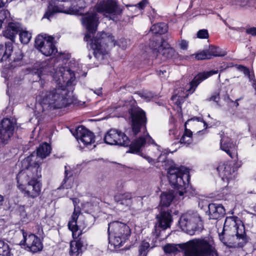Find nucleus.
Returning a JSON list of instances; mask_svg holds the SVG:
<instances>
[{"instance_id":"nucleus-12","label":"nucleus","mask_w":256,"mask_h":256,"mask_svg":"<svg viewBox=\"0 0 256 256\" xmlns=\"http://www.w3.org/2000/svg\"><path fill=\"white\" fill-rule=\"evenodd\" d=\"M52 36L38 35L35 40V46L44 55L50 56L57 52V49L53 43Z\"/></svg>"},{"instance_id":"nucleus-52","label":"nucleus","mask_w":256,"mask_h":256,"mask_svg":"<svg viewBox=\"0 0 256 256\" xmlns=\"http://www.w3.org/2000/svg\"><path fill=\"white\" fill-rule=\"evenodd\" d=\"M38 74L40 80H42V79H44L45 78V77L43 76V75L40 72Z\"/></svg>"},{"instance_id":"nucleus-10","label":"nucleus","mask_w":256,"mask_h":256,"mask_svg":"<svg viewBox=\"0 0 256 256\" xmlns=\"http://www.w3.org/2000/svg\"><path fill=\"white\" fill-rule=\"evenodd\" d=\"M179 224L182 230L192 235L198 229V226L201 224L200 218L196 212H187L182 216Z\"/></svg>"},{"instance_id":"nucleus-39","label":"nucleus","mask_w":256,"mask_h":256,"mask_svg":"<svg viewBox=\"0 0 256 256\" xmlns=\"http://www.w3.org/2000/svg\"><path fill=\"white\" fill-rule=\"evenodd\" d=\"M68 228L72 232V236L74 239H76L82 234L81 230H79L78 226H74L72 228L68 227Z\"/></svg>"},{"instance_id":"nucleus-43","label":"nucleus","mask_w":256,"mask_h":256,"mask_svg":"<svg viewBox=\"0 0 256 256\" xmlns=\"http://www.w3.org/2000/svg\"><path fill=\"white\" fill-rule=\"evenodd\" d=\"M220 100L219 93H214L210 98H208L209 102H215L217 104L219 105L218 102Z\"/></svg>"},{"instance_id":"nucleus-32","label":"nucleus","mask_w":256,"mask_h":256,"mask_svg":"<svg viewBox=\"0 0 256 256\" xmlns=\"http://www.w3.org/2000/svg\"><path fill=\"white\" fill-rule=\"evenodd\" d=\"M234 147L232 143L230 142L228 140H224V138L221 139L220 148L222 150L226 152L230 157H232L230 152V150Z\"/></svg>"},{"instance_id":"nucleus-53","label":"nucleus","mask_w":256,"mask_h":256,"mask_svg":"<svg viewBox=\"0 0 256 256\" xmlns=\"http://www.w3.org/2000/svg\"><path fill=\"white\" fill-rule=\"evenodd\" d=\"M146 158L148 160V162L150 163L152 162L153 161L152 159L148 156L146 157Z\"/></svg>"},{"instance_id":"nucleus-36","label":"nucleus","mask_w":256,"mask_h":256,"mask_svg":"<svg viewBox=\"0 0 256 256\" xmlns=\"http://www.w3.org/2000/svg\"><path fill=\"white\" fill-rule=\"evenodd\" d=\"M80 211L78 208H74V211L73 212V214L72 216V218L71 220L68 222V227H72L74 226H78L76 224V220L78 217V216L80 214Z\"/></svg>"},{"instance_id":"nucleus-40","label":"nucleus","mask_w":256,"mask_h":256,"mask_svg":"<svg viewBox=\"0 0 256 256\" xmlns=\"http://www.w3.org/2000/svg\"><path fill=\"white\" fill-rule=\"evenodd\" d=\"M73 179L72 178H65L62 181V186L64 188H70L72 186Z\"/></svg>"},{"instance_id":"nucleus-59","label":"nucleus","mask_w":256,"mask_h":256,"mask_svg":"<svg viewBox=\"0 0 256 256\" xmlns=\"http://www.w3.org/2000/svg\"><path fill=\"white\" fill-rule=\"evenodd\" d=\"M89 56V58L90 59L92 58V57L90 56Z\"/></svg>"},{"instance_id":"nucleus-49","label":"nucleus","mask_w":256,"mask_h":256,"mask_svg":"<svg viewBox=\"0 0 256 256\" xmlns=\"http://www.w3.org/2000/svg\"><path fill=\"white\" fill-rule=\"evenodd\" d=\"M166 158V155L164 154H161L160 156L158 158V162H162L165 161V160Z\"/></svg>"},{"instance_id":"nucleus-13","label":"nucleus","mask_w":256,"mask_h":256,"mask_svg":"<svg viewBox=\"0 0 256 256\" xmlns=\"http://www.w3.org/2000/svg\"><path fill=\"white\" fill-rule=\"evenodd\" d=\"M16 120L14 118H4L0 122V146L7 144L13 136Z\"/></svg>"},{"instance_id":"nucleus-30","label":"nucleus","mask_w":256,"mask_h":256,"mask_svg":"<svg viewBox=\"0 0 256 256\" xmlns=\"http://www.w3.org/2000/svg\"><path fill=\"white\" fill-rule=\"evenodd\" d=\"M4 4L2 0H0V8H2ZM10 12L7 10H3L0 12V28L2 26V24L7 22L9 20Z\"/></svg>"},{"instance_id":"nucleus-48","label":"nucleus","mask_w":256,"mask_h":256,"mask_svg":"<svg viewBox=\"0 0 256 256\" xmlns=\"http://www.w3.org/2000/svg\"><path fill=\"white\" fill-rule=\"evenodd\" d=\"M148 4V2L146 0H143L142 2H140L138 4V6L140 9H142Z\"/></svg>"},{"instance_id":"nucleus-46","label":"nucleus","mask_w":256,"mask_h":256,"mask_svg":"<svg viewBox=\"0 0 256 256\" xmlns=\"http://www.w3.org/2000/svg\"><path fill=\"white\" fill-rule=\"evenodd\" d=\"M247 34H251L252 36H256V28L252 27L248 28L246 30Z\"/></svg>"},{"instance_id":"nucleus-42","label":"nucleus","mask_w":256,"mask_h":256,"mask_svg":"<svg viewBox=\"0 0 256 256\" xmlns=\"http://www.w3.org/2000/svg\"><path fill=\"white\" fill-rule=\"evenodd\" d=\"M208 30L205 29L200 30L197 32V37L199 38H208Z\"/></svg>"},{"instance_id":"nucleus-55","label":"nucleus","mask_w":256,"mask_h":256,"mask_svg":"<svg viewBox=\"0 0 256 256\" xmlns=\"http://www.w3.org/2000/svg\"><path fill=\"white\" fill-rule=\"evenodd\" d=\"M77 198H74L72 200L74 205L75 206V204L76 202Z\"/></svg>"},{"instance_id":"nucleus-2","label":"nucleus","mask_w":256,"mask_h":256,"mask_svg":"<svg viewBox=\"0 0 256 256\" xmlns=\"http://www.w3.org/2000/svg\"><path fill=\"white\" fill-rule=\"evenodd\" d=\"M53 77L56 88L46 92L42 100L44 108L48 110L64 108L74 100L71 87L75 80L73 72L64 67L58 68Z\"/></svg>"},{"instance_id":"nucleus-47","label":"nucleus","mask_w":256,"mask_h":256,"mask_svg":"<svg viewBox=\"0 0 256 256\" xmlns=\"http://www.w3.org/2000/svg\"><path fill=\"white\" fill-rule=\"evenodd\" d=\"M158 74L160 76L165 78L168 76V72L164 70H160L158 72Z\"/></svg>"},{"instance_id":"nucleus-50","label":"nucleus","mask_w":256,"mask_h":256,"mask_svg":"<svg viewBox=\"0 0 256 256\" xmlns=\"http://www.w3.org/2000/svg\"><path fill=\"white\" fill-rule=\"evenodd\" d=\"M4 202V197L0 194V207L2 205Z\"/></svg>"},{"instance_id":"nucleus-37","label":"nucleus","mask_w":256,"mask_h":256,"mask_svg":"<svg viewBox=\"0 0 256 256\" xmlns=\"http://www.w3.org/2000/svg\"><path fill=\"white\" fill-rule=\"evenodd\" d=\"M150 244L148 242H142L139 248L138 256H146Z\"/></svg>"},{"instance_id":"nucleus-16","label":"nucleus","mask_w":256,"mask_h":256,"mask_svg":"<svg viewBox=\"0 0 256 256\" xmlns=\"http://www.w3.org/2000/svg\"><path fill=\"white\" fill-rule=\"evenodd\" d=\"M76 138L79 143L82 142L86 146L95 142L94 134L83 126H78L76 128Z\"/></svg>"},{"instance_id":"nucleus-15","label":"nucleus","mask_w":256,"mask_h":256,"mask_svg":"<svg viewBox=\"0 0 256 256\" xmlns=\"http://www.w3.org/2000/svg\"><path fill=\"white\" fill-rule=\"evenodd\" d=\"M131 126L134 136L137 135L141 131L144 132L146 130V118L145 113H130Z\"/></svg>"},{"instance_id":"nucleus-11","label":"nucleus","mask_w":256,"mask_h":256,"mask_svg":"<svg viewBox=\"0 0 256 256\" xmlns=\"http://www.w3.org/2000/svg\"><path fill=\"white\" fill-rule=\"evenodd\" d=\"M78 11L77 9L74 8L72 0H64L54 4H50L48 7V10L44 16V18L50 19L52 15L55 12H62L67 14H74Z\"/></svg>"},{"instance_id":"nucleus-31","label":"nucleus","mask_w":256,"mask_h":256,"mask_svg":"<svg viewBox=\"0 0 256 256\" xmlns=\"http://www.w3.org/2000/svg\"><path fill=\"white\" fill-rule=\"evenodd\" d=\"M20 40L22 44H28L32 37L31 33L24 30L21 27V30L19 32Z\"/></svg>"},{"instance_id":"nucleus-24","label":"nucleus","mask_w":256,"mask_h":256,"mask_svg":"<svg viewBox=\"0 0 256 256\" xmlns=\"http://www.w3.org/2000/svg\"><path fill=\"white\" fill-rule=\"evenodd\" d=\"M154 50L158 52L159 55L162 54L164 58H171L174 53V49L171 48L169 44L164 41L162 42L158 50L156 48H154Z\"/></svg>"},{"instance_id":"nucleus-8","label":"nucleus","mask_w":256,"mask_h":256,"mask_svg":"<svg viewBox=\"0 0 256 256\" xmlns=\"http://www.w3.org/2000/svg\"><path fill=\"white\" fill-rule=\"evenodd\" d=\"M218 72V70H210L198 74L190 82L189 88L186 90V94L184 92L176 94L172 97L171 100L173 104V110L177 112H181L182 110V106L184 104V99L187 97L190 94L193 93L200 82L210 76L216 74Z\"/></svg>"},{"instance_id":"nucleus-26","label":"nucleus","mask_w":256,"mask_h":256,"mask_svg":"<svg viewBox=\"0 0 256 256\" xmlns=\"http://www.w3.org/2000/svg\"><path fill=\"white\" fill-rule=\"evenodd\" d=\"M83 242L80 238L72 241L70 243V256H80L82 252Z\"/></svg>"},{"instance_id":"nucleus-17","label":"nucleus","mask_w":256,"mask_h":256,"mask_svg":"<svg viewBox=\"0 0 256 256\" xmlns=\"http://www.w3.org/2000/svg\"><path fill=\"white\" fill-rule=\"evenodd\" d=\"M156 226L164 230L170 227L172 218L168 211L160 210V213L156 216Z\"/></svg>"},{"instance_id":"nucleus-45","label":"nucleus","mask_w":256,"mask_h":256,"mask_svg":"<svg viewBox=\"0 0 256 256\" xmlns=\"http://www.w3.org/2000/svg\"><path fill=\"white\" fill-rule=\"evenodd\" d=\"M180 47L182 50H186L188 46V42L186 40H181L180 42Z\"/></svg>"},{"instance_id":"nucleus-1","label":"nucleus","mask_w":256,"mask_h":256,"mask_svg":"<svg viewBox=\"0 0 256 256\" xmlns=\"http://www.w3.org/2000/svg\"><path fill=\"white\" fill-rule=\"evenodd\" d=\"M122 12V9L115 0H103L98 3L93 8L90 9L82 18V24L87 30L84 39L93 50L94 58L98 62L104 60L108 55L104 43L108 46H114L117 44L122 48L125 49L126 48V42L122 39L116 42L113 36H107L104 33H98L94 36V34L99 24L100 17L98 14H103L106 17L114 20L121 14Z\"/></svg>"},{"instance_id":"nucleus-3","label":"nucleus","mask_w":256,"mask_h":256,"mask_svg":"<svg viewBox=\"0 0 256 256\" xmlns=\"http://www.w3.org/2000/svg\"><path fill=\"white\" fill-rule=\"evenodd\" d=\"M38 158L33 154L22 162V170L16 176L18 188L28 198H35L41 193L42 184L38 180L41 177V168Z\"/></svg>"},{"instance_id":"nucleus-9","label":"nucleus","mask_w":256,"mask_h":256,"mask_svg":"<svg viewBox=\"0 0 256 256\" xmlns=\"http://www.w3.org/2000/svg\"><path fill=\"white\" fill-rule=\"evenodd\" d=\"M108 232L109 244L114 248H118L122 246L131 234L128 226L117 221L108 224Z\"/></svg>"},{"instance_id":"nucleus-28","label":"nucleus","mask_w":256,"mask_h":256,"mask_svg":"<svg viewBox=\"0 0 256 256\" xmlns=\"http://www.w3.org/2000/svg\"><path fill=\"white\" fill-rule=\"evenodd\" d=\"M168 30V26L165 23H158L154 24L150 28V30L154 34H160L166 33Z\"/></svg>"},{"instance_id":"nucleus-56","label":"nucleus","mask_w":256,"mask_h":256,"mask_svg":"<svg viewBox=\"0 0 256 256\" xmlns=\"http://www.w3.org/2000/svg\"><path fill=\"white\" fill-rule=\"evenodd\" d=\"M95 66H98V62H96V64H95Z\"/></svg>"},{"instance_id":"nucleus-27","label":"nucleus","mask_w":256,"mask_h":256,"mask_svg":"<svg viewBox=\"0 0 256 256\" xmlns=\"http://www.w3.org/2000/svg\"><path fill=\"white\" fill-rule=\"evenodd\" d=\"M51 151V147L47 143H44L40 145L37 149V156L41 158H46L48 156Z\"/></svg>"},{"instance_id":"nucleus-6","label":"nucleus","mask_w":256,"mask_h":256,"mask_svg":"<svg viewBox=\"0 0 256 256\" xmlns=\"http://www.w3.org/2000/svg\"><path fill=\"white\" fill-rule=\"evenodd\" d=\"M178 248L184 251V256H214L216 254L212 242L206 238H195L185 243L168 244L164 247L167 254H176Z\"/></svg>"},{"instance_id":"nucleus-5","label":"nucleus","mask_w":256,"mask_h":256,"mask_svg":"<svg viewBox=\"0 0 256 256\" xmlns=\"http://www.w3.org/2000/svg\"><path fill=\"white\" fill-rule=\"evenodd\" d=\"M168 178L170 184L177 190L174 194L173 190L164 192L160 195V207L161 210L168 208L171 204L174 197L184 196L186 192V188L188 184L189 175L188 172H183L182 170L174 166L170 167L168 171Z\"/></svg>"},{"instance_id":"nucleus-19","label":"nucleus","mask_w":256,"mask_h":256,"mask_svg":"<svg viewBox=\"0 0 256 256\" xmlns=\"http://www.w3.org/2000/svg\"><path fill=\"white\" fill-rule=\"evenodd\" d=\"M21 30V25L18 22H9L7 28L4 32V36L12 41H14L16 35Z\"/></svg>"},{"instance_id":"nucleus-22","label":"nucleus","mask_w":256,"mask_h":256,"mask_svg":"<svg viewBox=\"0 0 256 256\" xmlns=\"http://www.w3.org/2000/svg\"><path fill=\"white\" fill-rule=\"evenodd\" d=\"M13 47L11 42L6 43L4 46L0 44V62H10V57L12 52Z\"/></svg>"},{"instance_id":"nucleus-14","label":"nucleus","mask_w":256,"mask_h":256,"mask_svg":"<svg viewBox=\"0 0 256 256\" xmlns=\"http://www.w3.org/2000/svg\"><path fill=\"white\" fill-rule=\"evenodd\" d=\"M23 239L20 241V244L26 246L28 250L35 253L40 252L43 248L42 241L36 234L27 232L24 230H21Z\"/></svg>"},{"instance_id":"nucleus-29","label":"nucleus","mask_w":256,"mask_h":256,"mask_svg":"<svg viewBox=\"0 0 256 256\" xmlns=\"http://www.w3.org/2000/svg\"><path fill=\"white\" fill-rule=\"evenodd\" d=\"M208 54L210 55V59L212 56H223L226 55L224 52H221L220 50L214 46H211L206 49Z\"/></svg>"},{"instance_id":"nucleus-33","label":"nucleus","mask_w":256,"mask_h":256,"mask_svg":"<svg viewBox=\"0 0 256 256\" xmlns=\"http://www.w3.org/2000/svg\"><path fill=\"white\" fill-rule=\"evenodd\" d=\"M72 6L78 10L74 14H82L81 11L86 7V4L84 0H72Z\"/></svg>"},{"instance_id":"nucleus-41","label":"nucleus","mask_w":256,"mask_h":256,"mask_svg":"<svg viewBox=\"0 0 256 256\" xmlns=\"http://www.w3.org/2000/svg\"><path fill=\"white\" fill-rule=\"evenodd\" d=\"M138 94L146 102L151 100L154 98L153 94L149 92H139Z\"/></svg>"},{"instance_id":"nucleus-21","label":"nucleus","mask_w":256,"mask_h":256,"mask_svg":"<svg viewBox=\"0 0 256 256\" xmlns=\"http://www.w3.org/2000/svg\"><path fill=\"white\" fill-rule=\"evenodd\" d=\"M132 194L130 192L118 194L115 196L114 198L116 202L119 205L126 208H130L132 204Z\"/></svg>"},{"instance_id":"nucleus-18","label":"nucleus","mask_w":256,"mask_h":256,"mask_svg":"<svg viewBox=\"0 0 256 256\" xmlns=\"http://www.w3.org/2000/svg\"><path fill=\"white\" fill-rule=\"evenodd\" d=\"M217 170L222 176V180L226 178L228 181L232 178V175L234 172V168L228 162L220 163L217 168Z\"/></svg>"},{"instance_id":"nucleus-51","label":"nucleus","mask_w":256,"mask_h":256,"mask_svg":"<svg viewBox=\"0 0 256 256\" xmlns=\"http://www.w3.org/2000/svg\"><path fill=\"white\" fill-rule=\"evenodd\" d=\"M38 234L40 236L42 235V234H43L42 230L40 229V228H38Z\"/></svg>"},{"instance_id":"nucleus-54","label":"nucleus","mask_w":256,"mask_h":256,"mask_svg":"<svg viewBox=\"0 0 256 256\" xmlns=\"http://www.w3.org/2000/svg\"><path fill=\"white\" fill-rule=\"evenodd\" d=\"M94 92L98 96L102 94L100 90H98L97 92Z\"/></svg>"},{"instance_id":"nucleus-58","label":"nucleus","mask_w":256,"mask_h":256,"mask_svg":"<svg viewBox=\"0 0 256 256\" xmlns=\"http://www.w3.org/2000/svg\"><path fill=\"white\" fill-rule=\"evenodd\" d=\"M203 132V131H200V132H198L199 134H200L201 132Z\"/></svg>"},{"instance_id":"nucleus-44","label":"nucleus","mask_w":256,"mask_h":256,"mask_svg":"<svg viewBox=\"0 0 256 256\" xmlns=\"http://www.w3.org/2000/svg\"><path fill=\"white\" fill-rule=\"evenodd\" d=\"M222 98L227 104H230V102H234L236 104V106H238V100H236V102H234L232 100H231V99L230 98V96L227 94H226L224 96H223Z\"/></svg>"},{"instance_id":"nucleus-23","label":"nucleus","mask_w":256,"mask_h":256,"mask_svg":"<svg viewBox=\"0 0 256 256\" xmlns=\"http://www.w3.org/2000/svg\"><path fill=\"white\" fill-rule=\"evenodd\" d=\"M22 56L21 55H20L18 58L14 59V60L10 63V66H8V68H4L2 71V76L4 77L6 79L8 80H12V78H10L12 76V69L17 66H20L22 65Z\"/></svg>"},{"instance_id":"nucleus-20","label":"nucleus","mask_w":256,"mask_h":256,"mask_svg":"<svg viewBox=\"0 0 256 256\" xmlns=\"http://www.w3.org/2000/svg\"><path fill=\"white\" fill-rule=\"evenodd\" d=\"M209 216L211 219L216 220L222 217L225 214V210L222 204H208Z\"/></svg>"},{"instance_id":"nucleus-60","label":"nucleus","mask_w":256,"mask_h":256,"mask_svg":"<svg viewBox=\"0 0 256 256\" xmlns=\"http://www.w3.org/2000/svg\"><path fill=\"white\" fill-rule=\"evenodd\" d=\"M0 38H2V36H0Z\"/></svg>"},{"instance_id":"nucleus-38","label":"nucleus","mask_w":256,"mask_h":256,"mask_svg":"<svg viewBox=\"0 0 256 256\" xmlns=\"http://www.w3.org/2000/svg\"><path fill=\"white\" fill-rule=\"evenodd\" d=\"M194 55L195 58L198 60L210 59V55L208 54L206 50L200 51Z\"/></svg>"},{"instance_id":"nucleus-7","label":"nucleus","mask_w":256,"mask_h":256,"mask_svg":"<svg viewBox=\"0 0 256 256\" xmlns=\"http://www.w3.org/2000/svg\"><path fill=\"white\" fill-rule=\"evenodd\" d=\"M106 143L110 145H118L124 146H130V150L132 153H138L146 144H153L154 140L148 134L140 136L130 144L129 138L122 132L116 129H111L107 132L104 138Z\"/></svg>"},{"instance_id":"nucleus-35","label":"nucleus","mask_w":256,"mask_h":256,"mask_svg":"<svg viewBox=\"0 0 256 256\" xmlns=\"http://www.w3.org/2000/svg\"><path fill=\"white\" fill-rule=\"evenodd\" d=\"M126 106L128 108V112H144L137 106L136 102L134 100H130L126 104Z\"/></svg>"},{"instance_id":"nucleus-4","label":"nucleus","mask_w":256,"mask_h":256,"mask_svg":"<svg viewBox=\"0 0 256 256\" xmlns=\"http://www.w3.org/2000/svg\"><path fill=\"white\" fill-rule=\"evenodd\" d=\"M219 237L225 245L230 248L242 247L248 242L244 224L235 217L226 218Z\"/></svg>"},{"instance_id":"nucleus-25","label":"nucleus","mask_w":256,"mask_h":256,"mask_svg":"<svg viewBox=\"0 0 256 256\" xmlns=\"http://www.w3.org/2000/svg\"><path fill=\"white\" fill-rule=\"evenodd\" d=\"M202 118H198V117H194L193 118L190 120H188L184 124L186 128L181 138L180 142L181 144H184L186 146H188L192 142V132L190 130L187 129L186 128V126L188 124L190 120H197V121H200Z\"/></svg>"},{"instance_id":"nucleus-34","label":"nucleus","mask_w":256,"mask_h":256,"mask_svg":"<svg viewBox=\"0 0 256 256\" xmlns=\"http://www.w3.org/2000/svg\"><path fill=\"white\" fill-rule=\"evenodd\" d=\"M11 252L8 244L0 240V256H10Z\"/></svg>"},{"instance_id":"nucleus-57","label":"nucleus","mask_w":256,"mask_h":256,"mask_svg":"<svg viewBox=\"0 0 256 256\" xmlns=\"http://www.w3.org/2000/svg\"><path fill=\"white\" fill-rule=\"evenodd\" d=\"M67 172H68V170H65V174H67Z\"/></svg>"}]
</instances>
